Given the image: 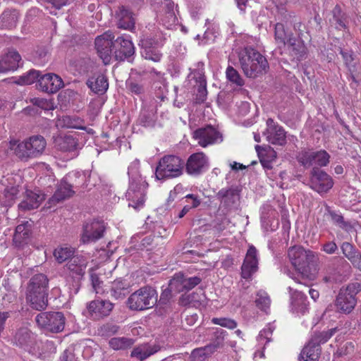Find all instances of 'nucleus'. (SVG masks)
Returning a JSON list of instances; mask_svg holds the SVG:
<instances>
[{"instance_id": "f257e3e1", "label": "nucleus", "mask_w": 361, "mask_h": 361, "mask_svg": "<svg viewBox=\"0 0 361 361\" xmlns=\"http://www.w3.org/2000/svg\"><path fill=\"white\" fill-rule=\"evenodd\" d=\"M49 282L47 276L42 273L34 274L28 281L25 298L32 309L42 311L48 306Z\"/></svg>"}, {"instance_id": "f03ea898", "label": "nucleus", "mask_w": 361, "mask_h": 361, "mask_svg": "<svg viewBox=\"0 0 361 361\" xmlns=\"http://www.w3.org/2000/svg\"><path fill=\"white\" fill-rule=\"evenodd\" d=\"M239 62L244 74L248 78H257L269 68L266 58L252 48H245L240 52Z\"/></svg>"}, {"instance_id": "7ed1b4c3", "label": "nucleus", "mask_w": 361, "mask_h": 361, "mask_svg": "<svg viewBox=\"0 0 361 361\" xmlns=\"http://www.w3.org/2000/svg\"><path fill=\"white\" fill-rule=\"evenodd\" d=\"M46 146L47 142L42 135H34L20 142L16 140L10 142V148L14 150L16 157L24 161L42 154Z\"/></svg>"}, {"instance_id": "20e7f679", "label": "nucleus", "mask_w": 361, "mask_h": 361, "mask_svg": "<svg viewBox=\"0 0 361 361\" xmlns=\"http://www.w3.org/2000/svg\"><path fill=\"white\" fill-rule=\"evenodd\" d=\"M291 264L303 276L314 279L315 276L310 273V267L314 266L318 258L311 250H306L301 246H293L288 252Z\"/></svg>"}, {"instance_id": "39448f33", "label": "nucleus", "mask_w": 361, "mask_h": 361, "mask_svg": "<svg viewBox=\"0 0 361 361\" xmlns=\"http://www.w3.org/2000/svg\"><path fill=\"white\" fill-rule=\"evenodd\" d=\"M157 292L152 286H143L128 298L126 304L128 307L134 311H143L153 307L157 303Z\"/></svg>"}, {"instance_id": "423d86ee", "label": "nucleus", "mask_w": 361, "mask_h": 361, "mask_svg": "<svg viewBox=\"0 0 361 361\" xmlns=\"http://www.w3.org/2000/svg\"><path fill=\"white\" fill-rule=\"evenodd\" d=\"M184 162L175 155L164 156L159 161L155 171L158 180H166L180 176L183 173Z\"/></svg>"}, {"instance_id": "0eeeda50", "label": "nucleus", "mask_w": 361, "mask_h": 361, "mask_svg": "<svg viewBox=\"0 0 361 361\" xmlns=\"http://www.w3.org/2000/svg\"><path fill=\"white\" fill-rule=\"evenodd\" d=\"M361 291V285L359 283H351L345 287H342L335 300L337 310L341 313L349 314L356 306V295Z\"/></svg>"}, {"instance_id": "6e6552de", "label": "nucleus", "mask_w": 361, "mask_h": 361, "mask_svg": "<svg viewBox=\"0 0 361 361\" xmlns=\"http://www.w3.org/2000/svg\"><path fill=\"white\" fill-rule=\"evenodd\" d=\"M128 174L130 179L126 197L129 202V207L137 209L145 202V190L148 184L140 174H132L130 171Z\"/></svg>"}, {"instance_id": "1a4fd4ad", "label": "nucleus", "mask_w": 361, "mask_h": 361, "mask_svg": "<svg viewBox=\"0 0 361 361\" xmlns=\"http://www.w3.org/2000/svg\"><path fill=\"white\" fill-rule=\"evenodd\" d=\"M66 321V317L61 312H41L35 317V322L40 329L54 334L63 331Z\"/></svg>"}, {"instance_id": "9d476101", "label": "nucleus", "mask_w": 361, "mask_h": 361, "mask_svg": "<svg viewBox=\"0 0 361 361\" xmlns=\"http://www.w3.org/2000/svg\"><path fill=\"white\" fill-rule=\"evenodd\" d=\"M331 156L324 149L314 150L313 149H303L297 155V161L305 169L326 166L330 161Z\"/></svg>"}, {"instance_id": "9b49d317", "label": "nucleus", "mask_w": 361, "mask_h": 361, "mask_svg": "<svg viewBox=\"0 0 361 361\" xmlns=\"http://www.w3.org/2000/svg\"><path fill=\"white\" fill-rule=\"evenodd\" d=\"M142 51V56L147 60L154 62H159L162 54L159 50V47L163 46V41L160 35H143L139 42Z\"/></svg>"}, {"instance_id": "f8f14e48", "label": "nucleus", "mask_w": 361, "mask_h": 361, "mask_svg": "<svg viewBox=\"0 0 361 361\" xmlns=\"http://www.w3.org/2000/svg\"><path fill=\"white\" fill-rule=\"evenodd\" d=\"M309 187L319 194L327 193L334 186L332 178L318 167H312L309 173Z\"/></svg>"}, {"instance_id": "ddd939ff", "label": "nucleus", "mask_w": 361, "mask_h": 361, "mask_svg": "<svg viewBox=\"0 0 361 361\" xmlns=\"http://www.w3.org/2000/svg\"><path fill=\"white\" fill-rule=\"evenodd\" d=\"M114 35L111 31H107L95 39V48L99 57L104 64H108L113 54Z\"/></svg>"}, {"instance_id": "4468645a", "label": "nucleus", "mask_w": 361, "mask_h": 361, "mask_svg": "<svg viewBox=\"0 0 361 361\" xmlns=\"http://www.w3.org/2000/svg\"><path fill=\"white\" fill-rule=\"evenodd\" d=\"M202 281L198 276L188 277L183 272L176 273L169 281V286L176 293L187 292Z\"/></svg>"}, {"instance_id": "2eb2a0df", "label": "nucleus", "mask_w": 361, "mask_h": 361, "mask_svg": "<svg viewBox=\"0 0 361 361\" xmlns=\"http://www.w3.org/2000/svg\"><path fill=\"white\" fill-rule=\"evenodd\" d=\"M106 226L102 221L94 220L91 223H87L83 227V233L81 241L83 243L94 242L104 235Z\"/></svg>"}, {"instance_id": "dca6fc26", "label": "nucleus", "mask_w": 361, "mask_h": 361, "mask_svg": "<svg viewBox=\"0 0 361 361\" xmlns=\"http://www.w3.org/2000/svg\"><path fill=\"white\" fill-rule=\"evenodd\" d=\"M87 87L95 94L102 95L109 88V80L106 75L101 71L92 73L86 82Z\"/></svg>"}, {"instance_id": "f3484780", "label": "nucleus", "mask_w": 361, "mask_h": 361, "mask_svg": "<svg viewBox=\"0 0 361 361\" xmlns=\"http://www.w3.org/2000/svg\"><path fill=\"white\" fill-rule=\"evenodd\" d=\"M208 159L203 152L191 154L186 162V172L192 176H199L208 168Z\"/></svg>"}, {"instance_id": "a211bd4d", "label": "nucleus", "mask_w": 361, "mask_h": 361, "mask_svg": "<svg viewBox=\"0 0 361 361\" xmlns=\"http://www.w3.org/2000/svg\"><path fill=\"white\" fill-rule=\"evenodd\" d=\"M39 88L47 93L54 94L57 92L64 86L63 80L55 73H47L40 75L38 80Z\"/></svg>"}, {"instance_id": "6ab92c4d", "label": "nucleus", "mask_w": 361, "mask_h": 361, "mask_svg": "<svg viewBox=\"0 0 361 361\" xmlns=\"http://www.w3.org/2000/svg\"><path fill=\"white\" fill-rule=\"evenodd\" d=\"M216 197L224 208L231 209L239 202L240 190L235 186L224 188L216 193Z\"/></svg>"}, {"instance_id": "aec40b11", "label": "nucleus", "mask_w": 361, "mask_h": 361, "mask_svg": "<svg viewBox=\"0 0 361 361\" xmlns=\"http://www.w3.org/2000/svg\"><path fill=\"white\" fill-rule=\"evenodd\" d=\"M113 53L117 61H124L133 56L135 48L132 42L123 37H118L114 42Z\"/></svg>"}, {"instance_id": "412c9836", "label": "nucleus", "mask_w": 361, "mask_h": 361, "mask_svg": "<svg viewBox=\"0 0 361 361\" xmlns=\"http://www.w3.org/2000/svg\"><path fill=\"white\" fill-rule=\"evenodd\" d=\"M257 250L254 245H250L247 251L245 258L241 267V276L248 279L257 271L258 259Z\"/></svg>"}, {"instance_id": "4be33fe9", "label": "nucleus", "mask_w": 361, "mask_h": 361, "mask_svg": "<svg viewBox=\"0 0 361 361\" xmlns=\"http://www.w3.org/2000/svg\"><path fill=\"white\" fill-rule=\"evenodd\" d=\"M114 307V304L109 300H94L87 304V308L92 317L101 319L108 317Z\"/></svg>"}, {"instance_id": "5701e85b", "label": "nucleus", "mask_w": 361, "mask_h": 361, "mask_svg": "<svg viewBox=\"0 0 361 361\" xmlns=\"http://www.w3.org/2000/svg\"><path fill=\"white\" fill-rule=\"evenodd\" d=\"M45 200V195L40 190L32 191L27 190L24 198L18 204L20 210L26 212L37 209Z\"/></svg>"}, {"instance_id": "b1692460", "label": "nucleus", "mask_w": 361, "mask_h": 361, "mask_svg": "<svg viewBox=\"0 0 361 361\" xmlns=\"http://www.w3.org/2000/svg\"><path fill=\"white\" fill-rule=\"evenodd\" d=\"M219 132L212 126H207L205 128H198L193 133V137L197 140L198 144L205 147L212 145L219 137Z\"/></svg>"}, {"instance_id": "393cba45", "label": "nucleus", "mask_w": 361, "mask_h": 361, "mask_svg": "<svg viewBox=\"0 0 361 361\" xmlns=\"http://www.w3.org/2000/svg\"><path fill=\"white\" fill-rule=\"evenodd\" d=\"M290 293V310L293 313L304 314L308 310L309 302L307 296L300 290L289 287Z\"/></svg>"}, {"instance_id": "a878e982", "label": "nucleus", "mask_w": 361, "mask_h": 361, "mask_svg": "<svg viewBox=\"0 0 361 361\" xmlns=\"http://www.w3.org/2000/svg\"><path fill=\"white\" fill-rule=\"evenodd\" d=\"M23 64L19 53L14 50H9L0 59V73L16 71Z\"/></svg>"}, {"instance_id": "bb28decb", "label": "nucleus", "mask_w": 361, "mask_h": 361, "mask_svg": "<svg viewBox=\"0 0 361 361\" xmlns=\"http://www.w3.org/2000/svg\"><path fill=\"white\" fill-rule=\"evenodd\" d=\"M72 188L73 185L68 182L67 178H63L58 185L53 196L49 199V203L56 204L70 198L75 193Z\"/></svg>"}, {"instance_id": "cd10ccee", "label": "nucleus", "mask_w": 361, "mask_h": 361, "mask_svg": "<svg viewBox=\"0 0 361 361\" xmlns=\"http://www.w3.org/2000/svg\"><path fill=\"white\" fill-rule=\"evenodd\" d=\"M342 252L353 267L361 271V252L353 244L343 242L341 246Z\"/></svg>"}, {"instance_id": "c85d7f7f", "label": "nucleus", "mask_w": 361, "mask_h": 361, "mask_svg": "<svg viewBox=\"0 0 361 361\" xmlns=\"http://www.w3.org/2000/svg\"><path fill=\"white\" fill-rule=\"evenodd\" d=\"M349 23V17L347 13L337 4L331 11V18H329L331 27L338 30H343L348 28Z\"/></svg>"}, {"instance_id": "c756f323", "label": "nucleus", "mask_w": 361, "mask_h": 361, "mask_svg": "<svg viewBox=\"0 0 361 361\" xmlns=\"http://www.w3.org/2000/svg\"><path fill=\"white\" fill-rule=\"evenodd\" d=\"M30 236L31 230L30 224L27 222L24 224H20L16 228L13 239V245L18 249H23L29 243Z\"/></svg>"}, {"instance_id": "7c9ffc66", "label": "nucleus", "mask_w": 361, "mask_h": 361, "mask_svg": "<svg viewBox=\"0 0 361 361\" xmlns=\"http://www.w3.org/2000/svg\"><path fill=\"white\" fill-rule=\"evenodd\" d=\"M160 349V345L157 343H145L134 348L130 355L142 361L157 353Z\"/></svg>"}, {"instance_id": "2f4dec72", "label": "nucleus", "mask_w": 361, "mask_h": 361, "mask_svg": "<svg viewBox=\"0 0 361 361\" xmlns=\"http://www.w3.org/2000/svg\"><path fill=\"white\" fill-rule=\"evenodd\" d=\"M13 341L17 346L27 350L34 344L35 338L28 328L21 327L17 330Z\"/></svg>"}, {"instance_id": "473e14b6", "label": "nucleus", "mask_w": 361, "mask_h": 361, "mask_svg": "<svg viewBox=\"0 0 361 361\" xmlns=\"http://www.w3.org/2000/svg\"><path fill=\"white\" fill-rule=\"evenodd\" d=\"M87 263L88 261L85 257L76 255L68 261L66 267L73 274L82 277L85 274Z\"/></svg>"}, {"instance_id": "72a5a7b5", "label": "nucleus", "mask_w": 361, "mask_h": 361, "mask_svg": "<svg viewBox=\"0 0 361 361\" xmlns=\"http://www.w3.org/2000/svg\"><path fill=\"white\" fill-rule=\"evenodd\" d=\"M118 27L119 28L132 30L135 27V18L133 13L126 6L118 7L116 11Z\"/></svg>"}, {"instance_id": "f704fd0d", "label": "nucleus", "mask_w": 361, "mask_h": 361, "mask_svg": "<svg viewBox=\"0 0 361 361\" xmlns=\"http://www.w3.org/2000/svg\"><path fill=\"white\" fill-rule=\"evenodd\" d=\"M255 149L263 167L271 169L272 168L271 161L276 158V152L271 149L270 147L267 148L260 145H256Z\"/></svg>"}, {"instance_id": "c9c22d12", "label": "nucleus", "mask_w": 361, "mask_h": 361, "mask_svg": "<svg viewBox=\"0 0 361 361\" xmlns=\"http://www.w3.org/2000/svg\"><path fill=\"white\" fill-rule=\"evenodd\" d=\"M321 355V348L314 346L310 341L302 348L298 361H318Z\"/></svg>"}, {"instance_id": "e433bc0d", "label": "nucleus", "mask_w": 361, "mask_h": 361, "mask_svg": "<svg viewBox=\"0 0 361 361\" xmlns=\"http://www.w3.org/2000/svg\"><path fill=\"white\" fill-rule=\"evenodd\" d=\"M267 139L273 145H283L286 142V132L281 126L271 127L267 129Z\"/></svg>"}, {"instance_id": "4c0bfd02", "label": "nucleus", "mask_w": 361, "mask_h": 361, "mask_svg": "<svg viewBox=\"0 0 361 361\" xmlns=\"http://www.w3.org/2000/svg\"><path fill=\"white\" fill-rule=\"evenodd\" d=\"M18 12L15 10H6L0 16V28L12 29L17 25Z\"/></svg>"}, {"instance_id": "58836bf2", "label": "nucleus", "mask_w": 361, "mask_h": 361, "mask_svg": "<svg viewBox=\"0 0 361 361\" xmlns=\"http://www.w3.org/2000/svg\"><path fill=\"white\" fill-rule=\"evenodd\" d=\"M348 267L349 264L343 257L334 258L332 263L327 265L324 269V272L334 277L336 280H338L341 276V267Z\"/></svg>"}, {"instance_id": "ea45409f", "label": "nucleus", "mask_w": 361, "mask_h": 361, "mask_svg": "<svg viewBox=\"0 0 361 361\" xmlns=\"http://www.w3.org/2000/svg\"><path fill=\"white\" fill-rule=\"evenodd\" d=\"M157 116L153 109H149L146 107L142 109L137 122L145 128H153L155 126Z\"/></svg>"}, {"instance_id": "a19ab883", "label": "nucleus", "mask_w": 361, "mask_h": 361, "mask_svg": "<svg viewBox=\"0 0 361 361\" xmlns=\"http://www.w3.org/2000/svg\"><path fill=\"white\" fill-rule=\"evenodd\" d=\"M336 331V328L322 331H314L312 335L310 342L314 345V346L320 347L321 344L325 343L328 341Z\"/></svg>"}, {"instance_id": "79ce46f5", "label": "nucleus", "mask_w": 361, "mask_h": 361, "mask_svg": "<svg viewBox=\"0 0 361 361\" xmlns=\"http://www.w3.org/2000/svg\"><path fill=\"white\" fill-rule=\"evenodd\" d=\"M59 125L63 128L85 130L84 121L77 116H63L59 120Z\"/></svg>"}, {"instance_id": "37998d69", "label": "nucleus", "mask_w": 361, "mask_h": 361, "mask_svg": "<svg viewBox=\"0 0 361 361\" xmlns=\"http://www.w3.org/2000/svg\"><path fill=\"white\" fill-rule=\"evenodd\" d=\"M75 248L70 246H59L54 251V256L56 262L61 264L67 260H70L75 255Z\"/></svg>"}, {"instance_id": "c03bdc74", "label": "nucleus", "mask_w": 361, "mask_h": 361, "mask_svg": "<svg viewBox=\"0 0 361 361\" xmlns=\"http://www.w3.org/2000/svg\"><path fill=\"white\" fill-rule=\"evenodd\" d=\"M128 284L126 281L121 279H116L111 283L110 288L111 295L116 300L122 299L125 297V292L128 289Z\"/></svg>"}, {"instance_id": "a18cd8bd", "label": "nucleus", "mask_w": 361, "mask_h": 361, "mask_svg": "<svg viewBox=\"0 0 361 361\" xmlns=\"http://www.w3.org/2000/svg\"><path fill=\"white\" fill-rule=\"evenodd\" d=\"M134 343L132 338L115 337L109 340V345L114 350H123L131 347Z\"/></svg>"}, {"instance_id": "49530a36", "label": "nucleus", "mask_w": 361, "mask_h": 361, "mask_svg": "<svg viewBox=\"0 0 361 361\" xmlns=\"http://www.w3.org/2000/svg\"><path fill=\"white\" fill-rule=\"evenodd\" d=\"M39 78V71L30 70L26 74L20 76L15 82L20 85H30L35 82L37 80H38Z\"/></svg>"}, {"instance_id": "de8ad7c7", "label": "nucleus", "mask_w": 361, "mask_h": 361, "mask_svg": "<svg viewBox=\"0 0 361 361\" xmlns=\"http://www.w3.org/2000/svg\"><path fill=\"white\" fill-rule=\"evenodd\" d=\"M78 145V140L71 135L66 136L59 144L60 149L63 152H74Z\"/></svg>"}, {"instance_id": "09e8293b", "label": "nucleus", "mask_w": 361, "mask_h": 361, "mask_svg": "<svg viewBox=\"0 0 361 361\" xmlns=\"http://www.w3.org/2000/svg\"><path fill=\"white\" fill-rule=\"evenodd\" d=\"M19 192V186H11L6 188L4 192L5 205L7 207L11 206L17 198V195Z\"/></svg>"}, {"instance_id": "8fccbe9b", "label": "nucleus", "mask_w": 361, "mask_h": 361, "mask_svg": "<svg viewBox=\"0 0 361 361\" xmlns=\"http://www.w3.org/2000/svg\"><path fill=\"white\" fill-rule=\"evenodd\" d=\"M270 298L267 293L264 291L259 290L257 293V298L255 300L256 306L262 311L266 312L269 308Z\"/></svg>"}, {"instance_id": "3c124183", "label": "nucleus", "mask_w": 361, "mask_h": 361, "mask_svg": "<svg viewBox=\"0 0 361 361\" xmlns=\"http://www.w3.org/2000/svg\"><path fill=\"white\" fill-rule=\"evenodd\" d=\"M226 78L232 83L240 87L244 85V80L233 67L229 66L226 69Z\"/></svg>"}, {"instance_id": "603ef678", "label": "nucleus", "mask_w": 361, "mask_h": 361, "mask_svg": "<svg viewBox=\"0 0 361 361\" xmlns=\"http://www.w3.org/2000/svg\"><path fill=\"white\" fill-rule=\"evenodd\" d=\"M288 35L285 31L283 24L278 23L274 27V37L277 44H281L285 46L286 44V38Z\"/></svg>"}, {"instance_id": "864d4df0", "label": "nucleus", "mask_w": 361, "mask_h": 361, "mask_svg": "<svg viewBox=\"0 0 361 361\" xmlns=\"http://www.w3.org/2000/svg\"><path fill=\"white\" fill-rule=\"evenodd\" d=\"M340 54L342 55L345 65L348 68L349 71H355V63H354L355 58L353 51L340 48Z\"/></svg>"}, {"instance_id": "5fc2aeb1", "label": "nucleus", "mask_w": 361, "mask_h": 361, "mask_svg": "<svg viewBox=\"0 0 361 361\" xmlns=\"http://www.w3.org/2000/svg\"><path fill=\"white\" fill-rule=\"evenodd\" d=\"M306 47L303 42H298L289 49L290 54L297 60H302L306 54Z\"/></svg>"}, {"instance_id": "6e6d98bb", "label": "nucleus", "mask_w": 361, "mask_h": 361, "mask_svg": "<svg viewBox=\"0 0 361 361\" xmlns=\"http://www.w3.org/2000/svg\"><path fill=\"white\" fill-rule=\"evenodd\" d=\"M119 326L118 325L111 323H106L100 326L98 331L102 336L109 337L117 334Z\"/></svg>"}, {"instance_id": "4d7b16f0", "label": "nucleus", "mask_w": 361, "mask_h": 361, "mask_svg": "<svg viewBox=\"0 0 361 361\" xmlns=\"http://www.w3.org/2000/svg\"><path fill=\"white\" fill-rule=\"evenodd\" d=\"M326 209L329 215L331 216L332 221L335 224L341 228H346L349 226V224L344 221V218L341 214L331 210L329 207H327Z\"/></svg>"}, {"instance_id": "13d9d810", "label": "nucleus", "mask_w": 361, "mask_h": 361, "mask_svg": "<svg viewBox=\"0 0 361 361\" xmlns=\"http://www.w3.org/2000/svg\"><path fill=\"white\" fill-rule=\"evenodd\" d=\"M186 199H192V203L191 206L185 205L178 214L179 218H183L192 208H196L200 204V200L193 194H188L185 196Z\"/></svg>"}, {"instance_id": "bf43d9fd", "label": "nucleus", "mask_w": 361, "mask_h": 361, "mask_svg": "<svg viewBox=\"0 0 361 361\" xmlns=\"http://www.w3.org/2000/svg\"><path fill=\"white\" fill-rule=\"evenodd\" d=\"M225 333L226 331L221 329H216L214 332V338L211 344L216 350L224 345Z\"/></svg>"}, {"instance_id": "052dcab7", "label": "nucleus", "mask_w": 361, "mask_h": 361, "mask_svg": "<svg viewBox=\"0 0 361 361\" xmlns=\"http://www.w3.org/2000/svg\"><path fill=\"white\" fill-rule=\"evenodd\" d=\"M197 91L196 94V102L198 104L203 103L206 99L207 95V82L203 81L198 83Z\"/></svg>"}, {"instance_id": "680f3d73", "label": "nucleus", "mask_w": 361, "mask_h": 361, "mask_svg": "<svg viewBox=\"0 0 361 361\" xmlns=\"http://www.w3.org/2000/svg\"><path fill=\"white\" fill-rule=\"evenodd\" d=\"M212 322L214 324H218L221 326L226 327L231 329H233L237 326V323L235 320L225 317L213 318Z\"/></svg>"}, {"instance_id": "e2e57ef3", "label": "nucleus", "mask_w": 361, "mask_h": 361, "mask_svg": "<svg viewBox=\"0 0 361 361\" xmlns=\"http://www.w3.org/2000/svg\"><path fill=\"white\" fill-rule=\"evenodd\" d=\"M196 66L197 68L191 72V74L193 75V78L195 79L197 83L206 81L204 71V63L202 62H198Z\"/></svg>"}, {"instance_id": "0e129e2a", "label": "nucleus", "mask_w": 361, "mask_h": 361, "mask_svg": "<svg viewBox=\"0 0 361 361\" xmlns=\"http://www.w3.org/2000/svg\"><path fill=\"white\" fill-rule=\"evenodd\" d=\"M172 290H173V289L171 288L169 286V288L162 291L159 300H157V302H159V305H166L169 303L172 298Z\"/></svg>"}, {"instance_id": "69168bd1", "label": "nucleus", "mask_w": 361, "mask_h": 361, "mask_svg": "<svg viewBox=\"0 0 361 361\" xmlns=\"http://www.w3.org/2000/svg\"><path fill=\"white\" fill-rule=\"evenodd\" d=\"M322 250L328 255H334L338 252V248L334 241H327L322 245Z\"/></svg>"}, {"instance_id": "338daca9", "label": "nucleus", "mask_w": 361, "mask_h": 361, "mask_svg": "<svg viewBox=\"0 0 361 361\" xmlns=\"http://www.w3.org/2000/svg\"><path fill=\"white\" fill-rule=\"evenodd\" d=\"M163 8H164L166 14L171 18H173V20L176 19L175 13L173 11L174 8V3L171 0H164L161 2Z\"/></svg>"}, {"instance_id": "774afa93", "label": "nucleus", "mask_w": 361, "mask_h": 361, "mask_svg": "<svg viewBox=\"0 0 361 361\" xmlns=\"http://www.w3.org/2000/svg\"><path fill=\"white\" fill-rule=\"evenodd\" d=\"M191 361H204L207 357L200 348L194 349L190 356Z\"/></svg>"}]
</instances>
